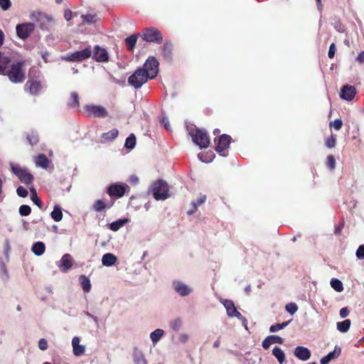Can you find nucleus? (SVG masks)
<instances>
[{
	"label": "nucleus",
	"instance_id": "1a4fd4ad",
	"mask_svg": "<svg viewBox=\"0 0 364 364\" xmlns=\"http://www.w3.org/2000/svg\"><path fill=\"white\" fill-rule=\"evenodd\" d=\"M85 110L89 117L104 118L107 116L106 108L100 105H87L85 106Z\"/></svg>",
	"mask_w": 364,
	"mask_h": 364
},
{
	"label": "nucleus",
	"instance_id": "dca6fc26",
	"mask_svg": "<svg viewBox=\"0 0 364 364\" xmlns=\"http://www.w3.org/2000/svg\"><path fill=\"white\" fill-rule=\"evenodd\" d=\"M356 94L355 88L349 85H346L341 89L340 97L341 99L347 101L352 100Z\"/></svg>",
	"mask_w": 364,
	"mask_h": 364
},
{
	"label": "nucleus",
	"instance_id": "f03ea898",
	"mask_svg": "<svg viewBox=\"0 0 364 364\" xmlns=\"http://www.w3.org/2000/svg\"><path fill=\"white\" fill-rule=\"evenodd\" d=\"M92 49L90 46L81 50L68 53L61 57V59L68 62H82L92 56Z\"/></svg>",
	"mask_w": 364,
	"mask_h": 364
},
{
	"label": "nucleus",
	"instance_id": "4c0bfd02",
	"mask_svg": "<svg viewBox=\"0 0 364 364\" xmlns=\"http://www.w3.org/2000/svg\"><path fill=\"white\" fill-rule=\"evenodd\" d=\"M291 321V320H289L288 321L283 322L282 323H277L272 325L269 328V331L272 333L277 332L278 331H280L282 329H284L285 327H287L289 323Z\"/></svg>",
	"mask_w": 364,
	"mask_h": 364
},
{
	"label": "nucleus",
	"instance_id": "bf43d9fd",
	"mask_svg": "<svg viewBox=\"0 0 364 364\" xmlns=\"http://www.w3.org/2000/svg\"><path fill=\"white\" fill-rule=\"evenodd\" d=\"M189 340V336L187 333H183L178 336V341L182 343H186Z\"/></svg>",
	"mask_w": 364,
	"mask_h": 364
},
{
	"label": "nucleus",
	"instance_id": "c9c22d12",
	"mask_svg": "<svg viewBox=\"0 0 364 364\" xmlns=\"http://www.w3.org/2000/svg\"><path fill=\"white\" fill-rule=\"evenodd\" d=\"M330 284L331 287L337 292H341L343 290V283L338 279H332Z\"/></svg>",
	"mask_w": 364,
	"mask_h": 364
},
{
	"label": "nucleus",
	"instance_id": "412c9836",
	"mask_svg": "<svg viewBox=\"0 0 364 364\" xmlns=\"http://www.w3.org/2000/svg\"><path fill=\"white\" fill-rule=\"evenodd\" d=\"M117 260V257L112 253H106L102 257V264L105 267L113 266Z\"/></svg>",
	"mask_w": 364,
	"mask_h": 364
},
{
	"label": "nucleus",
	"instance_id": "a211bd4d",
	"mask_svg": "<svg viewBox=\"0 0 364 364\" xmlns=\"http://www.w3.org/2000/svg\"><path fill=\"white\" fill-rule=\"evenodd\" d=\"M80 338L77 336H75L72 339V347L73 353L75 356H81L85 352V346L80 343Z\"/></svg>",
	"mask_w": 364,
	"mask_h": 364
},
{
	"label": "nucleus",
	"instance_id": "2f4dec72",
	"mask_svg": "<svg viewBox=\"0 0 364 364\" xmlns=\"http://www.w3.org/2000/svg\"><path fill=\"white\" fill-rule=\"evenodd\" d=\"M215 154L213 151H208L206 153H200L198 155V159L204 163H210L214 159Z\"/></svg>",
	"mask_w": 364,
	"mask_h": 364
},
{
	"label": "nucleus",
	"instance_id": "393cba45",
	"mask_svg": "<svg viewBox=\"0 0 364 364\" xmlns=\"http://www.w3.org/2000/svg\"><path fill=\"white\" fill-rule=\"evenodd\" d=\"M46 250V246L43 242H34L31 247V251L36 256L42 255Z\"/></svg>",
	"mask_w": 364,
	"mask_h": 364
},
{
	"label": "nucleus",
	"instance_id": "bb28decb",
	"mask_svg": "<svg viewBox=\"0 0 364 364\" xmlns=\"http://www.w3.org/2000/svg\"><path fill=\"white\" fill-rule=\"evenodd\" d=\"M79 282L82 290L85 292H90L91 290V282L88 277L85 275H80L79 277Z\"/></svg>",
	"mask_w": 364,
	"mask_h": 364
},
{
	"label": "nucleus",
	"instance_id": "72a5a7b5",
	"mask_svg": "<svg viewBox=\"0 0 364 364\" xmlns=\"http://www.w3.org/2000/svg\"><path fill=\"white\" fill-rule=\"evenodd\" d=\"M68 105L70 107H77L79 106V96L77 92H73L70 93V100L68 102Z\"/></svg>",
	"mask_w": 364,
	"mask_h": 364
},
{
	"label": "nucleus",
	"instance_id": "4be33fe9",
	"mask_svg": "<svg viewBox=\"0 0 364 364\" xmlns=\"http://www.w3.org/2000/svg\"><path fill=\"white\" fill-rule=\"evenodd\" d=\"M11 62L10 58L2 53H0V75H6V68Z\"/></svg>",
	"mask_w": 364,
	"mask_h": 364
},
{
	"label": "nucleus",
	"instance_id": "aec40b11",
	"mask_svg": "<svg viewBox=\"0 0 364 364\" xmlns=\"http://www.w3.org/2000/svg\"><path fill=\"white\" fill-rule=\"evenodd\" d=\"M341 348L336 346L333 351L328 353L326 356L321 359L320 363L328 364L331 360L337 358L341 355Z\"/></svg>",
	"mask_w": 364,
	"mask_h": 364
},
{
	"label": "nucleus",
	"instance_id": "864d4df0",
	"mask_svg": "<svg viewBox=\"0 0 364 364\" xmlns=\"http://www.w3.org/2000/svg\"><path fill=\"white\" fill-rule=\"evenodd\" d=\"M343 122L340 119H335L333 122L331 123V126H332L336 130H339L342 127Z\"/></svg>",
	"mask_w": 364,
	"mask_h": 364
},
{
	"label": "nucleus",
	"instance_id": "774afa93",
	"mask_svg": "<svg viewBox=\"0 0 364 364\" xmlns=\"http://www.w3.org/2000/svg\"><path fill=\"white\" fill-rule=\"evenodd\" d=\"M357 60L360 63L364 61V51H362L357 57Z\"/></svg>",
	"mask_w": 364,
	"mask_h": 364
},
{
	"label": "nucleus",
	"instance_id": "e433bc0d",
	"mask_svg": "<svg viewBox=\"0 0 364 364\" xmlns=\"http://www.w3.org/2000/svg\"><path fill=\"white\" fill-rule=\"evenodd\" d=\"M137 41V36L132 35L131 36L127 37L125 39L126 44L129 50H132L136 43Z\"/></svg>",
	"mask_w": 364,
	"mask_h": 364
},
{
	"label": "nucleus",
	"instance_id": "9b49d317",
	"mask_svg": "<svg viewBox=\"0 0 364 364\" xmlns=\"http://www.w3.org/2000/svg\"><path fill=\"white\" fill-rule=\"evenodd\" d=\"M35 25L33 23H24L18 24L16 27V33L21 39L27 38L33 31Z\"/></svg>",
	"mask_w": 364,
	"mask_h": 364
},
{
	"label": "nucleus",
	"instance_id": "680f3d73",
	"mask_svg": "<svg viewBox=\"0 0 364 364\" xmlns=\"http://www.w3.org/2000/svg\"><path fill=\"white\" fill-rule=\"evenodd\" d=\"M164 51L165 56L167 58L169 57L171 54V46L168 43H166L164 46Z\"/></svg>",
	"mask_w": 364,
	"mask_h": 364
},
{
	"label": "nucleus",
	"instance_id": "c756f323",
	"mask_svg": "<svg viewBox=\"0 0 364 364\" xmlns=\"http://www.w3.org/2000/svg\"><path fill=\"white\" fill-rule=\"evenodd\" d=\"M50 216L55 222H60L63 219L62 210L59 205H55Z\"/></svg>",
	"mask_w": 364,
	"mask_h": 364
},
{
	"label": "nucleus",
	"instance_id": "5fc2aeb1",
	"mask_svg": "<svg viewBox=\"0 0 364 364\" xmlns=\"http://www.w3.org/2000/svg\"><path fill=\"white\" fill-rule=\"evenodd\" d=\"M48 342L45 339V338H41L39 341H38V348L41 350H46L48 349Z\"/></svg>",
	"mask_w": 364,
	"mask_h": 364
},
{
	"label": "nucleus",
	"instance_id": "39448f33",
	"mask_svg": "<svg viewBox=\"0 0 364 364\" xmlns=\"http://www.w3.org/2000/svg\"><path fill=\"white\" fill-rule=\"evenodd\" d=\"M10 165L11 171L18 178V179L22 183L29 184L33 181V177L26 168H23L18 164H15L13 163H11Z\"/></svg>",
	"mask_w": 364,
	"mask_h": 364
},
{
	"label": "nucleus",
	"instance_id": "6ab92c4d",
	"mask_svg": "<svg viewBox=\"0 0 364 364\" xmlns=\"http://www.w3.org/2000/svg\"><path fill=\"white\" fill-rule=\"evenodd\" d=\"M310 350L304 346H297L294 350V355L301 360H307L311 357Z\"/></svg>",
	"mask_w": 364,
	"mask_h": 364
},
{
	"label": "nucleus",
	"instance_id": "a18cd8bd",
	"mask_svg": "<svg viewBox=\"0 0 364 364\" xmlns=\"http://www.w3.org/2000/svg\"><path fill=\"white\" fill-rule=\"evenodd\" d=\"M336 138L334 135H331L330 137L327 138L326 140V146L328 148H333L336 146Z\"/></svg>",
	"mask_w": 364,
	"mask_h": 364
},
{
	"label": "nucleus",
	"instance_id": "f8f14e48",
	"mask_svg": "<svg viewBox=\"0 0 364 364\" xmlns=\"http://www.w3.org/2000/svg\"><path fill=\"white\" fill-rule=\"evenodd\" d=\"M174 291L181 296H186L193 292V288L180 280L173 282Z\"/></svg>",
	"mask_w": 364,
	"mask_h": 364
},
{
	"label": "nucleus",
	"instance_id": "37998d69",
	"mask_svg": "<svg viewBox=\"0 0 364 364\" xmlns=\"http://www.w3.org/2000/svg\"><path fill=\"white\" fill-rule=\"evenodd\" d=\"M106 208L105 203L102 200H97L93 204V209L96 212H100Z\"/></svg>",
	"mask_w": 364,
	"mask_h": 364
},
{
	"label": "nucleus",
	"instance_id": "7c9ffc66",
	"mask_svg": "<svg viewBox=\"0 0 364 364\" xmlns=\"http://www.w3.org/2000/svg\"><path fill=\"white\" fill-rule=\"evenodd\" d=\"M350 324L351 322L349 319H346L343 321L338 322L336 323L337 330L341 333H346L349 330Z\"/></svg>",
	"mask_w": 364,
	"mask_h": 364
},
{
	"label": "nucleus",
	"instance_id": "603ef678",
	"mask_svg": "<svg viewBox=\"0 0 364 364\" xmlns=\"http://www.w3.org/2000/svg\"><path fill=\"white\" fill-rule=\"evenodd\" d=\"M355 255L358 259H364V245H361L358 247V248L356 250Z\"/></svg>",
	"mask_w": 364,
	"mask_h": 364
},
{
	"label": "nucleus",
	"instance_id": "ea45409f",
	"mask_svg": "<svg viewBox=\"0 0 364 364\" xmlns=\"http://www.w3.org/2000/svg\"><path fill=\"white\" fill-rule=\"evenodd\" d=\"M81 18H82L83 22L88 24L94 23L97 21V16L95 14H88L82 15Z\"/></svg>",
	"mask_w": 364,
	"mask_h": 364
},
{
	"label": "nucleus",
	"instance_id": "13d9d810",
	"mask_svg": "<svg viewBox=\"0 0 364 364\" xmlns=\"http://www.w3.org/2000/svg\"><path fill=\"white\" fill-rule=\"evenodd\" d=\"M271 344H272V343L271 339L269 338V336L265 338L262 343V346L264 349H268Z\"/></svg>",
	"mask_w": 364,
	"mask_h": 364
},
{
	"label": "nucleus",
	"instance_id": "79ce46f5",
	"mask_svg": "<svg viewBox=\"0 0 364 364\" xmlns=\"http://www.w3.org/2000/svg\"><path fill=\"white\" fill-rule=\"evenodd\" d=\"M18 212L21 216H27L30 215L31 208L28 205H22L19 207Z\"/></svg>",
	"mask_w": 364,
	"mask_h": 364
},
{
	"label": "nucleus",
	"instance_id": "423d86ee",
	"mask_svg": "<svg viewBox=\"0 0 364 364\" xmlns=\"http://www.w3.org/2000/svg\"><path fill=\"white\" fill-rule=\"evenodd\" d=\"M191 136L194 144L198 145L200 149L208 147L210 139L205 129H196L195 133L191 134Z\"/></svg>",
	"mask_w": 364,
	"mask_h": 364
},
{
	"label": "nucleus",
	"instance_id": "a878e982",
	"mask_svg": "<svg viewBox=\"0 0 364 364\" xmlns=\"http://www.w3.org/2000/svg\"><path fill=\"white\" fill-rule=\"evenodd\" d=\"M129 222L128 218L119 219L116 221L111 223L109 225V228L112 231L116 232L122 228L125 224Z\"/></svg>",
	"mask_w": 364,
	"mask_h": 364
},
{
	"label": "nucleus",
	"instance_id": "f3484780",
	"mask_svg": "<svg viewBox=\"0 0 364 364\" xmlns=\"http://www.w3.org/2000/svg\"><path fill=\"white\" fill-rule=\"evenodd\" d=\"M73 264V259L70 254H65L59 261L58 266L60 270L63 272H66L72 267Z\"/></svg>",
	"mask_w": 364,
	"mask_h": 364
},
{
	"label": "nucleus",
	"instance_id": "e2e57ef3",
	"mask_svg": "<svg viewBox=\"0 0 364 364\" xmlns=\"http://www.w3.org/2000/svg\"><path fill=\"white\" fill-rule=\"evenodd\" d=\"M73 12L70 9H66L64 11V18L66 21H70L72 18Z\"/></svg>",
	"mask_w": 364,
	"mask_h": 364
},
{
	"label": "nucleus",
	"instance_id": "b1692460",
	"mask_svg": "<svg viewBox=\"0 0 364 364\" xmlns=\"http://www.w3.org/2000/svg\"><path fill=\"white\" fill-rule=\"evenodd\" d=\"M165 332L161 328H157L150 333V339L154 346H155L164 336Z\"/></svg>",
	"mask_w": 364,
	"mask_h": 364
},
{
	"label": "nucleus",
	"instance_id": "3c124183",
	"mask_svg": "<svg viewBox=\"0 0 364 364\" xmlns=\"http://www.w3.org/2000/svg\"><path fill=\"white\" fill-rule=\"evenodd\" d=\"M269 336L272 343L282 344L284 343V339L279 336L272 335Z\"/></svg>",
	"mask_w": 364,
	"mask_h": 364
},
{
	"label": "nucleus",
	"instance_id": "c85d7f7f",
	"mask_svg": "<svg viewBox=\"0 0 364 364\" xmlns=\"http://www.w3.org/2000/svg\"><path fill=\"white\" fill-rule=\"evenodd\" d=\"M134 364H147L144 353L141 350H136L133 354Z\"/></svg>",
	"mask_w": 364,
	"mask_h": 364
},
{
	"label": "nucleus",
	"instance_id": "0eeeda50",
	"mask_svg": "<svg viewBox=\"0 0 364 364\" xmlns=\"http://www.w3.org/2000/svg\"><path fill=\"white\" fill-rule=\"evenodd\" d=\"M141 69L146 72L150 79H154L159 73V62L155 57L150 56L146 59Z\"/></svg>",
	"mask_w": 364,
	"mask_h": 364
},
{
	"label": "nucleus",
	"instance_id": "20e7f679",
	"mask_svg": "<svg viewBox=\"0 0 364 364\" xmlns=\"http://www.w3.org/2000/svg\"><path fill=\"white\" fill-rule=\"evenodd\" d=\"M149 79L150 78L148 77L147 74H146V72L143 69L138 68L129 77L128 83L134 88L139 89L145 84Z\"/></svg>",
	"mask_w": 364,
	"mask_h": 364
},
{
	"label": "nucleus",
	"instance_id": "0e129e2a",
	"mask_svg": "<svg viewBox=\"0 0 364 364\" xmlns=\"http://www.w3.org/2000/svg\"><path fill=\"white\" fill-rule=\"evenodd\" d=\"M348 314H349V311L348 310L347 308L344 307V308H342L341 310H340V316L343 318L347 317L348 316Z\"/></svg>",
	"mask_w": 364,
	"mask_h": 364
},
{
	"label": "nucleus",
	"instance_id": "a19ab883",
	"mask_svg": "<svg viewBox=\"0 0 364 364\" xmlns=\"http://www.w3.org/2000/svg\"><path fill=\"white\" fill-rule=\"evenodd\" d=\"M182 324V319L178 318L171 321L170 326L173 331H177L181 328Z\"/></svg>",
	"mask_w": 364,
	"mask_h": 364
},
{
	"label": "nucleus",
	"instance_id": "6e6552de",
	"mask_svg": "<svg viewBox=\"0 0 364 364\" xmlns=\"http://www.w3.org/2000/svg\"><path fill=\"white\" fill-rule=\"evenodd\" d=\"M231 141V136L228 134H222L218 140L215 139L216 143L215 151L222 156H227L226 150L229 148Z\"/></svg>",
	"mask_w": 364,
	"mask_h": 364
},
{
	"label": "nucleus",
	"instance_id": "338daca9",
	"mask_svg": "<svg viewBox=\"0 0 364 364\" xmlns=\"http://www.w3.org/2000/svg\"><path fill=\"white\" fill-rule=\"evenodd\" d=\"M240 321H241L242 326L247 330V320L241 314L240 318H237Z\"/></svg>",
	"mask_w": 364,
	"mask_h": 364
},
{
	"label": "nucleus",
	"instance_id": "f257e3e1",
	"mask_svg": "<svg viewBox=\"0 0 364 364\" xmlns=\"http://www.w3.org/2000/svg\"><path fill=\"white\" fill-rule=\"evenodd\" d=\"M23 63L16 62L11 65L10 69L6 71L9 80L13 83H21L25 80V72L23 70Z\"/></svg>",
	"mask_w": 364,
	"mask_h": 364
},
{
	"label": "nucleus",
	"instance_id": "4468645a",
	"mask_svg": "<svg viewBox=\"0 0 364 364\" xmlns=\"http://www.w3.org/2000/svg\"><path fill=\"white\" fill-rule=\"evenodd\" d=\"M129 186L127 184L114 183L108 187L107 193L110 196L121 198Z\"/></svg>",
	"mask_w": 364,
	"mask_h": 364
},
{
	"label": "nucleus",
	"instance_id": "2eb2a0df",
	"mask_svg": "<svg viewBox=\"0 0 364 364\" xmlns=\"http://www.w3.org/2000/svg\"><path fill=\"white\" fill-rule=\"evenodd\" d=\"M220 302L225 308L227 314L229 317H236L237 318L241 316V314L237 310L232 301L228 299H222L220 300Z\"/></svg>",
	"mask_w": 364,
	"mask_h": 364
},
{
	"label": "nucleus",
	"instance_id": "4d7b16f0",
	"mask_svg": "<svg viewBox=\"0 0 364 364\" xmlns=\"http://www.w3.org/2000/svg\"><path fill=\"white\" fill-rule=\"evenodd\" d=\"M27 139L31 145L36 144L38 141L37 134H33L31 136H28Z\"/></svg>",
	"mask_w": 364,
	"mask_h": 364
},
{
	"label": "nucleus",
	"instance_id": "de8ad7c7",
	"mask_svg": "<svg viewBox=\"0 0 364 364\" xmlns=\"http://www.w3.org/2000/svg\"><path fill=\"white\" fill-rule=\"evenodd\" d=\"M11 6L10 0H0V7L3 11H7Z\"/></svg>",
	"mask_w": 364,
	"mask_h": 364
},
{
	"label": "nucleus",
	"instance_id": "09e8293b",
	"mask_svg": "<svg viewBox=\"0 0 364 364\" xmlns=\"http://www.w3.org/2000/svg\"><path fill=\"white\" fill-rule=\"evenodd\" d=\"M205 200L206 196L205 195H200V197L196 201H192L191 205H193V204H195L196 205V208H198V207L204 203Z\"/></svg>",
	"mask_w": 364,
	"mask_h": 364
},
{
	"label": "nucleus",
	"instance_id": "58836bf2",
	"mask_svg": "<svg viewBox=\"0 0 364 364\" xmlns=\"http://www.w3.org/2000/svg\"><path fill=\"white\" fill-rule=\"evenodd\" d=\"M118 130L117 129H112L108 132L102 134V138L106 140H112L118 136Z\"/></svg>",
	"mask_w": 364,
	"mask_h": 364
},
{
	"label": "nucleus",
	"instance_id": "cd10ccee",
	"mask_svg": "<svg viewBox=\"0 0 364 364\" xmlns=\"http://www.w3.org/2000/svg\"><path fill=\"white\" fill-rule=\"evenodd\" d=\"M272 354L277 358L279 364H283V363L285 361L286 356L284 352L281 348L277 346L274 347L272 349Z\"/></svg>",
	"mask_w": 364,
	"mask_h": 364
},
{
	"label": "nucleus",
	"instance_id": "052dcab7",
	"mask_svg": "<svg viewBox=\"0 0 364 364\" xmlns=\"http://www.w3.org/2000/svg\"><path fill=\"white\" fill-rule=\"evenodd\" d=\"M336 52V46L334 43H331V45L329 47L328 55L329 58H333Z\"/></svg>",
	"mask_w": 364,
	"mask_h": 364
},
{
	"label": "nucleus",
	"instance_id": "8fccbe9b",
	"mask_svg": "<svg viewBox=\"0 0 364 364\" xmlns=\"http://www.w3.org/2000/svg\"><path fill=\"white\" fill-rule=\"evenodd\" d=\"M16 193L19 197L26 198L28 196L27 190L23 186L17 188Z\"/></svg>",
	"mask_w": 364,
	"mask_h": 364
},
{
	"label": "nucleus",
	"instance_id": "69168bd1",
	"mask_svg": "<svg viewBox=\"0 0 364 364\" xmlns=\"http://www.w3.org/2000/svg\"><path fill=\"white\" fill-rule=\"evenodd\" d=\"M129 181L132 184H137L139 182V178L135 175H132L129 178Z\"/></svg>",
	"mask_w": 364,
	"mask_h": 364
},
{
	"label": "nucleus",
	"instance_id": "c03bdc74",
	"mask_svg": "<svg viewBox=\"0 0 364 364\" xmlns=\"http://www.w3.org/2000/svg\"><path fill=\"white\" fill-rule=\"evenodd\" d=\"M285 309L291 315H293L297 311L298 306L295 303H289L285 306Z\"/></svg>",
	"mask_w": 364,
	"mask_h": 364
},
{
	"label": "nucleus",
	"instance_id": "473e14b6",
	"mask_svg": "<svg viewBox=\"0 0 364 364\" xmlns=\"http://www.w3.org/2000/svg\"><path fill=\"white\" fill-rule=\"evenodd\" d=\"M42 88L41 84L38 81H33L30 82L29 92L31 95H37Z\"/></svg>",
	"mask_w": 364,
	"mask_h": 364
},
{
	"label": "nucleus",
	"instance_id": "6e6d98bb",
	"mask_svg": "<svg viewBox=\"0 0 364 364\" xmlns=\"http://www.w3.org/2000/svg\"><path fill=\"white\" fill-rule=\"evenodd\" d=\"M31 199L36 205L41 208L42 203L41 200L38 198L36 193L31 194Z\"/></svg>",
	"mask_w": 364,
	"mask_h": 364
},
{
	"label": "nucleus",
	"instance_id": "49530a36",
	"mask_svg": "<svg viewBox=\"0 0 364 364\" xmlns=\"http://www.w3.org/2000/svg\"><path fill=\"white\" fill-rule=\"evenodd\" d=\"M326 164L330 170H333L336 168V159L333 156L330 155L327 157Z\"/></svg>",
	"mask_w": 364,
	"mask_h": 364
},
{
	"label": "nucleus",
	"instance_id": "9d476101",
	"mask_svg": "<svg viewBox=\"0 0 364 364\" xmlns=\"http://www.w3.org/2000/svg\"><path fill=\"white\" fill-rule=\"evenodd\" d=\"M143 38L144 41L150 43H161L163 40L162 35L160 31L154 28H149L145 29L143 33Z\"/></svg>",
	"mask_w": 364,
	"mask_h": 364
},
{
	"label": "nucleus",
	"instance_id": "5701e85b",
	"mask_svg": "<svg viewBox=\"0 0 364 364\" xmlns=\"http://www.w3.org/2000/svg\"><path fill=\"white\" fill-rule=\"evenodd\" d=\"M35 164L37 167L46 169L48 167L49 160L44 154H39L35 159Z\"/></svg>",
	"mask_w": 364,
	"mask_h": 364
},
{
	"label": "nucleus",
	"instance_id": "ddd939ff",
	"mask_svg": "<svg viewBox=\"0 0 364 364\" xmlns=\"http://www.w3.org/2000/svg\"><path fill=\"white\" fill-rule=\"evenodd\" d=\"M92 58L99 63H105L109 60V54L107 50L100 46H95L92 49Z\"/></svg>",
	"mask_w": 364,
	"mask_h": 364
},
{
	"label": "nucleus",
	"instance_id": "f704fd0d",
	"mask_svg": "<svg viewBox=\"0 0 364 364\" xmlns=\"http://www.w3.org/2000/svg\"><path fill=\"white\" fill-rule=\"evenodd\" d=\"M135 145L136 136L134 134H131L125 140L124 147L127 149L132 150L135 147Z\"/></svg>",
	"mask_w": 364,
	"mask_h": 364
},
{
	"label": "nucleus",
	"instance_id": "7ed1b4c3",
	"mask_svg": "<svg viewBox=\"0 0 364 364\" xmlns=\"http://www.w3.org/2000/svg\"><path fill=\"white\" fill-rule=\"evenodd\" d=\"M151 191L154 198L156 200H164L169 197L168 186L167 183L162 180H159L154 183L151 186Z\"/></svg>",
	"mask_w": 364,
	"mask_h": 364
}]
</instances>
